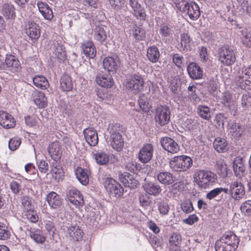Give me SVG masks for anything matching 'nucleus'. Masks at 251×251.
Instances as JSON below:
<instances>
[{"label": "nucleus", "mask_w": 251, "mask_h": 251, "mask_svg": "<svg viewBox=\"0 0 251 251\" xmlns=\"http://www.w3.org/2000/svg\"><path fill=\"white\" fill-rule=\"evenodd\" d=\"M108 130L110 134V145L117 151H121L124 148V141L121 134L122 126L118 124H110Z\"/></svg>", "instance_id": "1"}, {"label": "nucleus", "mask_w": 251, "mask_h": 251, "mask_svg": "<svg viewBox=\"0 0 251 251\" xmlns=\"http://www.w3.org/2000/svg\"><path fill=\"white\" fill-rule=\"evenodd\" d=\"M196 183L201 188L206 189L212 185L216 180V176L211 171L198 170L194 175Z\"/></svg>", "instance_id": "2"}, {"label": "nucleus", "mask_w": 251, "mask_h": 251, "mask_svg": "<svg viewBox=\"0 0 251 251\" xmlns=\"http://www.w3.org/2000/svg\"><path fill=\"white\" fill-rule=\"evenodd\" d=\"M144 80L141 75L133 74L127 76L125 82V87L127 91L137 94L143 88Z\"/></svg>", "instance_id": "3"}, {"label": "nucleus", "mask_w": 251, "mask_h": 251, "mask_svg": "<svg viewBox=\"0 0 251 251\" xmlns=\"http://www.w3.org/2000/svg\"><path fill=\"white\" fill-rule=\"evenodd\" d=\"M193 165L192 158L186 155L177 156L170 161V166L175 171H185Z\"/></svg>", "instance_id": "4"}, {"label": "nucleus", "mask_w": 251, "mask_h": 251, "mask_svg": "<svg viewBox=\"0 0 251 251\" xmlns=\"http://www.w3.org/2000/svg\"><path fill=\"white\" fill-rule=\"evenodd\" d=\"M219 60L225 66L233 64L236 60L235 52L232 47L227 45L220 48L218 52Z\"/></svg>", "instance_id": "5"}, {"label": "nucleus", "mask_w": 251, "mask_h": 251, "mask_svg": "<svg viewBox=\"0 0 251 251\" xmlns=\"http://www.w3.org/2000/svg\"><path fill=\"white\" fill-rule=\"evenodd\" d=\"M219 99L221 103L228 108L231 115L233 116L237 115L238 108L236 99L230 92L227 91L223 92Z\"/></svg>", "instance_id": "6"}, {"label": "nucleus", "mask_w": 251, "mask_h": 251, "mask_svg": "<svg viewBox=\"0 0 251 251\" xmlns=\"http://www.w3.org/2000/svg\"><path fill=\"white\" fill-rule=\"evenodd\" d=\"M62 228L66 233L67 237L73 241H79L82 238V230L76 224L73 223H64Z\"/></svg>", "instance_id": "7"}, {"label": "nucleus", "mask_w": 251, "mask_h": 251, "mask_svg": "<svg viewBox=\"0 0 251 251\" xmlns=\"http://www.w3.org/2000/svg\"><path fill=\"white\" fill-rule=\"evenodd\" d=\"M178 9L180 11L186 13L190 19L193 21L197 20L200 16L199 6L194 1L182 2Z\"/></svg>", "instance_id": "8"}, {"label": "nucleus", "mask_w": 251, "mask_h": 251, "mask_svg": "<svg viewBox=\"0 0 251 251\" xmlns=\"http://www.w3.org/2000/svg\"><path fill=\"white\" fill-rule=\"evenodd\" d=\"M103 185L106 191L116 198H119L123 194L124 189L121 185L111 177L106 178Z\"/></svg>", "instance_id": "9"}, {"label": "nucleus", "mask_w": 251, "mask_h": 251, "mask_svg": "<svg viewBox=\"0 0 251 251\" xmlns=\"http://www.w3.org/2000/svg\"><path fill=\"white\" fill-rule=\"evenodd\" d=\"M171 112L166 105H161L156 108L155 120L161 126L168 124L170 120Z\"/></svg>", "instance_id": "10"}, {"label": "nucleus", "mask_w": 251, "mask_h": 251, "mask_svg": "<svg viewBox=\"0 0 251 251\" xmlns=\"http://www.w3.org/2000/svg\"><path fill=\"white\" fill-rule=\"evenodd\" d=\"M68 201L76 208L82 207L84 203L83 198L80 192L75 188H72L67 192Z\"/></svg>", "instance_id": "11"}, {"label": "nucleus", "mask_w": 251, "mask_h": 251, "mask_svg": "<svg viewBox=\"0 0 251 251\" xmlns=\"http://www.w3.org/2000/svg\"><path fill=\"white\" fill-rule=\"evenodd\" d=\"M153 147L151 144H144L140 149L137 157L139 161L143 163L149 162L152 157Z\"/></svg>", "instance_id": "12"}, {"label": "nucleus", "mask_w": 251, "mask_h": 251, "mask_svg": "<svg viewBox=\"0 0 251 251\" xmlns=\"http://www.w3.org/2000/svg\"><path fill=\"white\" fill-rule=\"evenodd\" d=\"M245 194L244 185L240 182L233 181L229 185V195L235 200L242 199Z\"/></svg>", "instance_id": "13"}, {"label": "nucleus", "mask_w": 251, "mask_h": 251, "mask_svg": "<svg viewBox=\"0 0 251 251\" xmlns=\"http://www.w3.org/2000/svg\"><path fill=\"white\" fill-rule=\"evenodd\" d=\"M163 148L171 153H177L179 151V146L171 138L165 137L160 141Z\"/></svg>", "instance_id": "14"}, {"label": "nucleus", "mask_w": 251, "mask_h": 251, "mask_svg": "<svg viewBox=\"0 0 251 251\" xmlns=\"http://www.w3.org/2000/svg\"><path fill=\"white\" fill-rule=\"evenodd\" d=\"M103 68L108 72H115L120 66L119 59L117 56H107L102 61Z\"/></svg>", "instance_id": "15"}, {"label": "nucleus", "mask_w": 251, "mask_h": 251, "mask_svg": "<svg viewBox=\"0 0 251 251\" xmlns=\"http://www.w3.org/2000/svg\"><path fill=\"white\" fill-rule=\"evenodd\" d=\"M187 70L190 77L194 80L200 79L203 76V71L195 62L189 63Z\"/></svg>", "instance_id": "16"}, {"label": "nucleus", "mask_w": 251, "mask_h": 251, "mask_svg": "<svg viewBox=\"0 0 251 251\" xmlns=\"http://www.w3.org/2000/svg\"><path fill=\"white\" fill-rule=\"evenodd\" d=\"M96 81L98 85L105 88H111L114 84L112 76L109 74H98L96 76Z\"/></svg>", "instance_id": "17"}, {"label": "nucleus", "mask_w": 251, "mask_h": 251, "mask_svg": "<svg viewBox=\"0 0 251 251\" xmlns=\"http://www.w3.org/2000/svg\"><path fill=\"white\" fill-rule=\"evenodd\" d=\"M218 241H221L222 244L229 245L236 249L239 243V239L231 231L226 232Z\"/></svg>", "instance_id": "18"}, {"label": "nucleus", "mask_w": 251, "mask_h": 251, "mask_svg": "<svg viewBox=\"0 0 251 251\" xmlns=\"http://www.w3.org/2000/svg\"><path fill=\"white\" fill-rule=\"evenodd\" d=\"M25 32L31 39L37 40L40 36L39 26L33 22H28L26 25Z\"/></svg>", "instance_id": "19"}, {"label": "nucleus", "mask_w": 251, "mask_h": 251, "mask_svg": "<svg viewBox=\"0 0 251 251\" xmlns=\"http://www.w3.org/2000/svg\"><path fill=\"white\" fill-rule=\"evenodd\" d=\"M83 134L87 143L91 146L97 145L99 139L96 130L93 127L85 128L83 130Z\"/></svg>", "instance_id": "20"}, {"label": "nucleus", "mask_w": 251, "mask_h": 251, "mask_svg": "<svg viewBox=\"0 0 251 251\" xmlns=\"http://www.w3.org/2000/svg\"><path fill=\"white\" fill-rule=\"evenodd\" d=\"M46 201L51 208H59L62 204V199L56 192H50L46 196Z\"/></svg>", "instance_id": "21"}, {"label": "nucleus", "mask_w": 251, "mask_h": 251, "mask_svg": "<svg viewBox=\"0 0 251 251\" xmlns=\"http://www.w3.org/2000/svg\"><path fill=\"white\" fill-rule=\"evenodd\" d=\"M0 124L5 128H13L15 126V120L9 113L4 111H0Z\"/></svg>", "instance_id": "22"}, {"label": "nucleus", "mask_w": 251, "mask_h": 251, "mask_svg": "<svg viewBox=\"0 0 251 251\" xmlns=\"http://www.w3.org/2000/svg\"><path fill=\"white\" fill-rule=\"evenodd\" d=\"M106 30V27L104 25H96L93 32L94 39L100 43L105 42L107 38Z\"/></svg>", "instance_id": "23"}, {"label": "nucleus", "mask_w": 251, "mask_h": 251, "mask_svg": "<svg viewBox=\"0 0 251 251\" xmlns=\"http://www.w3.org/2000/svg\"><path fill=\"white\" fill-rule=\"evenodd\" d=\"M48 150L50 155L54 161H58L60 160L62 151L60 143L58 142L55 141L49 145Z\"/></svg>", "instance_id": "24"}, {"label": "nucleus", "mask_w": 251, "mask_h": 251, "mask_svg": "<svg viewBox=\"0 0 251 251\" xmlns=\"http://www.w3.org/2000/svg\"><path fill=\"white\" fill-rule=\"evenodd\" d=\"M81 48L87 58L93 59L96 56L97 50L92 41H84L81 44Z\"/></svg>", "instance_id": "25"}, {"label": "nucleus", "mask_w": 251, "mask_h": 251, "mask_svg": "<svg viewBox=\"0 0 251 251\" xmlns=\"http://www.w3.org/2000/svg\"><path fill=\"white\" fill-rule=\"evenodd\" d=\"M5 65L9 70L13 72H18L21 69L19 61L12 55H7L5 58Z\"/></svg>", "instance_id": "26"}, {"label": "nucleus", "mask_w": 251, "mask_h": 251, "mask_svg": "<svg viewBox=\"0 0 251 251\" xmlns=\"http://www.w3.org/2000/svg\"><path fill=\"white\" fill-rule=\"evenodd\" d=\"M37 5L38 10L45 19L50 20L53 18L52 10L45 2L38 1Z\"/></svg>", "instance_id": "27"}, {"label": "nucleus", "mask_w": 251, "mask_h": 251, "mask_svg": "<svg viewBox=\"0 0 251 251\" xmlns=\"http://www.w3.org/2000/svg\"><path fill=\"white\" fill-rule=\"evenodd\" d=\"M53 53L60 62H64L67 59L65 48L57 42L54 43L52 47Z\"/></svg>", "instance_id": "28"}, {"label": "nucleus", "mask_w": 251, "mask_h": 251, "mask_svg": "<svg viewBox=\"0 0 251 251\" xmlns=\"http://www.w3.org/2000/svg\"><path fill=\"white\" fill-rule=\"evenodd\" d=\"M233 168L237 177L241 178L245 174V168L242 158H237L234 159L233 162Z\"/></svg>", "instance_id": "29"}, {"label": "nucleus", "mask_w": 251, "mask_h": 251, "mask_svg": "<svg viewBox=\"0 0 251 251\" xmlns=\"http://www.w3.org/2000/svg\"><path fill=\"white\" fill-rule=\"evenodd\" d=\"M143 187L147 193L154 196H158L162 191L160 186L157 183H146L143 185Z\"/></svg>", "instance_id": "30"}, {"label": "nucleus", "mask_w": 251, "mask_h": 251, "mask_svg": "<svg viewBox=\"0 0 251 251\" xmlns=\"http://www.w3.org/2000/svg\"><path fill=\"white\" fill-rule=\"evenodd\" d=\"M60 87L63 91H71L73 88V83L71 77L67 74H64L60 80Z\"/></svg>", "instance_id": "31"}, {"label": "nucleus", "mask_w": 251, "mask_h": 251, "mask_svg": "<svg viewBox=\"0 0 251 251\" xmlns=\"http://www.w3.org/2000/svg\"><path fill=\"white\" fill-rule=\"evenodd\" d=\"M158 181L164 185H171L174 183L175 176L171 173L167 172H162L157 176Z\"/></svg>", "instance_id": "32"}, {"label": "nucleus", "mask_w": 251, "mask_h": 251, "mask_svg": "<svg viewBox=\"0 0 251 251\" xmlns=\"http://www.w3.org/2000/svg\"><path fill=\"white\" fill-rule=\"evenodd\" d=\"M228 130L232 137L237 140L242 135L244 127L239 123H234L230 126Z\"/></svg>", "instance_id": "33"}, {"label": "nucleus", "mask_w": 251, "mask_h": 251, "mask_svg": "<svg viewBox=\"0 0 251 251\" xmlns=\"http://www.w3.org/2000/svg\"><path fill=\"white\" fill-rule=\"evenodd\" d=\"M214 149L218 152H225L228 149L227 141L224 138L217 137L213 142Z\"/></svg>", "instance_id": "34"}, {"label": "nucleus", "mask_w": 251, "mask_h": 251, "mask_svg": "<svg viewBox=\"0 0 251 251\" xmlns=\"http://www.w3.org/2000/svg\"><path fill=\"white\" fill-rule=\"evenodd\" d=\"M159 32L163 40H165V42H166L167 38L172 37L173 30L171 25L168 23H163L160 25Z\"/></svg>", "instance_id": "35"}, {"label": "nucleus", "mask_w": 251, "mask_h": 251, "mask_svg": "<svg viewBox=\"0 0 251 251\" xmlns=\"http://www.w3.org/2000/svg\"><path fill=\"white\" fill-rule=\"evenodd\" d=\"M75 174L78 181L83 185H86L89 183V176L87 170L81 167H77L75 171Z\"/></svg>", "instance_id": "36"}, {"label": "nucleus", "mask_w": 251, "mask_h": 251, "mask_svg": "<svg viewBox=\"0 0 251 251\" xmlns=\"http://www.w3.org/2000/svg\"><path fill=\"white\" fill-rule=\"evenodd\" d=\"M160 55L159 51L156 47L152 46L148 48L147 56L150 62L152 63L158 62Z\"/></svg>", "instance_id": "37"}, {"label": "nucleus", "mask_w": 251, "mask_h": 251, "mask_svg": "<svg viewBox=\"0 0 251 251\" xmlns=\"http://www.w3.org/2000/svg\"><path fill=\"white\" fill-rule=\"evenodd\" d=\"M1 12L6 19H12L15 17V8L11 4L8 3H4L2 5Z\"/></svg>", "instance_id": "38"}, {"label": "nucleus", "mask_w": 251, "mask_h": 251, "mask_svg": "<svg viewBox=\"0 0 251 251\" xmlns=\"http://www.w3.org/2000/svg\"><path fill=\"white\" fill-rule=\"evenodd\" d=\"M197 113L202 119L209 121L211 118V111L210 108L205 105H199L197 109Z\"/></svg>", "instance_id": "39"}, {"label": "nucleus", "mask_w": 251, "mask_h": 251, "mask_svg": "<svg viewBox=\"0 0 251 251\" xmlns=\"http://www.w3.org/2000/svg\"><path fill=\"white\" fill-rule=\"evenodd\" d=\"M34 84L41 89H46L49 86L47 78L43 75H36L32 78Z\"/></svg>", "instance_id": "40"}, {"label": "nucleus", "mask_w": 251, "mask_h": 251, "mask_svg": "<svg viewBox=\"0 0 251 251\" xmlns=\"http://www.w3.org/2000/svg\"><path fill=\"white\" fill-rule=\"evenodd\" d=\"M35 104L40 108H44L47 105V99L44 93H37L34 99Z\"/></svg>", "instance_id": "41"}, {"label": "nucleus", "mask_w": 251, "mask_h": 251, "mask_svg": "<svg viewBox=\"0 0 251 251\" xmlns=\"http://www.w3.org/2000/svg\"><path fill=\"white\" fill-rule=\"evenodd\" d=\"M156 204L157 209L161 216L164 217L168 215L170 210V207L168 202L164 201H157Z\"/></svg>", "instance_id": "42"}, {"label": "nucleus", "mask_w": 251, "mask_h": 251, "mask_svg": "<svg viewBox=\"0 0 251 251\" xmlns=\"http://www.w3.org/2000/svg\"><path fill=\"white\" fill-rule=\"evenodd\" d=\"M57 162L54 161L52 163L50 171L55 179H59L63 176V172L61 166Z\"/></svg>", "instance_id": "43"}, {"label": "nucleus", "mask_w": 251, "mask_h": 251, "mask_svg": "<svg viewBox=\"0 0 251 251\" xmlns=\"http://www.w3.org/2000/svg\"><path fill=\"white\" fill-rule=\"evenodd\" d=\"M138 103L140 108L145 112H148L151 108L148 99L145 94L141 95L138 99Z\"/></svg>", "instance_id": "44"}, {"label": "nucleus", "mask_w": 251, "mask_h": 251, "mask_svg": "<svg viewBox=\"0 0 251 251\" xmlns=\"http://www.w3.org/2000/svg\"><path fill=\"white\" fill-rule=\"evenodd\" d=\"M132 34L136 40L142 41L146 38L145 29L141 26L135 25L132 28Z\"/></svg>", "instance_id": "45"}, {"label": "nucleus", "mask_w": 251, "mask_h": 251, "mask_svg": "<svg viewBox=\"0 0 251 251\" xmlns=\"http://www.w3.org/2000/svg\"><path fill=\"white\" fill-rule=\"evenodd\" d=\"M133 14L137 19L145 20L146 16L145 9L139 3H137L132 7Z\"/></svg>", "instance_id": "46"}, {"label": "nucleus", "mask_w": 251, "mask_h": 251, "mask_svg": "<svg viewBox=\"0 0 251 251\" xmlns=\"http://www.w3.org/2000/svg\"><path fill=\"white\" fill-rule=\"evenodd\" d=\"M96 161L98 164H106L109 160V155L104 152H99L94 154Z\"/></svg>", "instance_id": "47"}, {"label": "nucleus", "mask_w": 251, "mask_h": 251, "mask_svg": "<svg viewBox=\"0 0 251 251\" xmlns=\"http://www.w3.org/2000/svg\"><path fill=\"white\" fill-rule=\"evenodd\" d=\"M22 205L24 209V212L34 209V206L32 204V199L28 196H25L22 198Z\"/></svg>", "instance_id": "48"}, {"label": "nucleus", "mask_w": 251, "mask_h": 251, "mask_svg": "<svg viewBox=\"0 0 251 251\" xmlns=\"http://www.w3.org/2000/svg\"><path fill=\"white\" fill-rule=\"evenodd\" d=\"M241 37L242 43L247 47L251 48V32L244 29L241 31Z\"/></svg>", "instance_id": "49"}, {"label": "nucleus", "mask_w": 251, "mask_h": 251, "mask_svg": "<svg viewBox=\"0 0 251 251\" xmlns=\"http://www.w3.org/2000/svg\"><path fill=\"white\" fill-rule=\"evenodd\" d=\"M133 176L128 173H125L122 174L120 177L121 182L126 187L133 188L134 185H132Z\"/></svg>", "instance_id": "50"}, {"label": "nucleus", "mask_w": 251, "mask_h": 251, "mask_svg": "<svg viewBox=\"0 0 251 251\" xmlns=\"http://www.w3.org/2000/svg\"><path fill=\"white\" fill-rule=\"evenodd\" d=\"M29 236L37 243H43L46 239L40 230L29 231Z\"/></svg>", "instance_id": "51"}, {"label": "nucleus", "mask_w": 251, "mask_h": 251, "mask_svg": "<svg viewBox=\"0 0 251 251\" xmlns=\"http://www.w3.org/2000/svg\"><path fill=\"white\" fill-rule=\"evenodd\" d=\"M11 232L8 227L3 223H0V240H5L8 239Z\"/></svg>", "instance_id": "52"}, {"label": "nucleus", "mask_w": 251, "mask_h": 251, "mask_svg": "<svg viewBox=\"0 0 251 251\" xmlns=\"http://www.w3.org/2000/svg\"><path fill=\"white\" fill-rule=\"evenodd\" d=\"M24 216L30 222L35 223L38 222L39 220L38 216L36 211L32 209L31 210L24 212Z\"/></svg>", "instance_id": "53"}, {"label": "nucleus", "mask_w": 251, "mask_h": 251, "mask_svg": "<svg viewBox=\"0 0 251 251\" xmlns=\"http://www.w3.org/2000/svg\"><path fill=\"white\" fill-rule=\"evenodd\" d=\"M216 251H235L232 246L229 245L222 244L221 241H217L215 244Z\"/></svg>", "instance_id": "54"}, {"label": "nucleus", "mask_w": 251, "mask_h": 251, "mask_svg": "<svg viewBox=\"0 0 251 251\" xmlns=\"http://www.w3.org/2000/svg\"><path fill=\"white\" fill-rule=\"evenodd\" d=\"M197 87L194 85H189L188 87V98L191 100H193V102H197V101L199 100V97L196 93Z\"/></svg>", "instance_id": "55"}, {"label": "nucleus", "mask_w": 251, "mask_h": 251, "mask_svg": "<svg viewBox=\"0 0 251 251\" xmlns=\"http://www.w3.org/2000/svg\"><path fill=\"white\" fill-rule=\"evenodd\" d=\"M180 43L184 50H188L190 49V43L191 39L188 34L183 33L180 35Z\"/></svg>", "instance_id": "56"}, {"label": "nucleus", "mask_w": 251, "mask_h": 251, "mask_svg": "<svg viewBox=\"0 0 251 251\" xmlns=\"http://www.w3.org/2000/svg\"><path fill=\"white\" fill-rule=\"evenodd\" d=\"M251 97L248 94H244L241 99L242 110L245 111L249 109L251 106Z\"/></svg>", "instance_id": "57"}, {"label": "nucleus", "mask_w": 251, "mask_h": 251, "mask_svg": "<svg viewBox=\"0 0 251 251\" xmlns=\"http://www.w3.org/2000/svg\"><path fill=\"white\" fill-rule=\"evenodd\" d=\"M21 144V140L20 138L15 137L10 139L8 143V147L11 151L16 150Z\"/></svg>", "instance_id": "58"}, {"label": "nucleus", "mask_w": 251, "mask_h": 251, "mask_svg": "<svg viewBox=\"0 0 251 251\" xmlns=\"http://www.w3.org/2000/svg\"><path fill=\"white\" fill-rule=\"evenodd\" d=\"M240 209L242 212L245 215L251 214V200L243 202L241 205Z\"/></svg>", "instance_id": "59"}, {"label": "nucleus", "mask_w": 251, "mask_h": 251, "mask_svg": "<svg viewBox=\"0 0 251 251\" xmlns=\"http://www.w3.org/2000/svg\"><path fill=\"white\" fill-rule=\"evenodd\" d=\"M11 191L15 194H18L22 189L21 182L13 180L10 184Z\"/></svg>", "instance_id": "60"}, {"label": "nucleus", "mask_w": 251, "mask_h": 251, "mask_svg": "<svg viewBox=\"0 0 251 251\" xmlns=\"http://www.w3.org/2000/svg\"><path fill=\"white\" fill-rule=\"evenodd\" d=\"M37 165L39 170L42 173H46L49 170V165L48 163L43 160H37Z\"/></svg>", "instance_id": "61"}, {"label": "nucleus", "mask_w": 251, "mask_h": 251, "mask_svg": "<svg viewBox=\"0 0 251 251\" xmlns=\"http://www.w3.org/2000/svg\"><path fill=\"white\" fill-rule=\"evenodd\" d=\"M173 61L175 65L178 68L183 66V57L178 53L175 54L173 56Z\"/></svg>", "instance_id": "62"}, {"label": "nucleus", "mask_w": 251, "mask_h": 251, "mask_svg": "<svg viewBox=\"0 0 251 251\" xmlns=\"http://www.w3.org/2000/svg\"><path fill=\"white\" fill-rule=\"evenodd\" d=\"M181 236L176 233H174L170 238L169 245L181 244Z\"/></svg>", "instance_id": "63"}, {"label": "nucleus", "mask_w": 251, "mask_h": 251, "mask_svg": "<svg viewBox=\"0 0 251 251\" xmlns=\"http://www.w3.org/2000/svg\"><path fill=\"white\" fill-rule=\"evenodd\" d=\"M220 194L219 188H216L207 193L206 198L209 200L215 199L217 196Z\"/></svg>", "instance_id": "64"}]
</instances>
